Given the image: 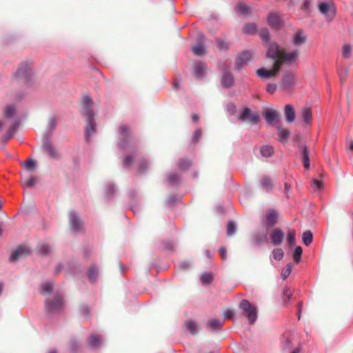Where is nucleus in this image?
Instances as JSON below:
<instances>
[{
	"label": "nucleus",
	"mask_w": 353,
	"mask_h": 353,
	"mask_svg": "<svg viewBox=\"0 0 353 353\" xmlns=\"http://www.w3.org/2000/svg\"><path fill=\"white\" fill-rule=\"evenodd\" d=\"M284 239V232L279 228L272 230L270 234V241L274 245L281 244Z\"/></svg>",
	"instance_id": "16"
},
{
	"label": "nucleus",
	"mask_w": 353,
	"mask_h": 353,
	"mask_svg": "<svg viewBox=\"0 0 353 353\" xmlns=\"http://www.w3.org/2000/svg\"><path fill=\"white\" fill-rule=\"evenodd\" d=\"M266 221L267 225L270 227L274 226L276 222L278 219V213L274 210H270L266 214Z\"/></svg>",
	"instance_id": "24"
},
{
	"label": "nucleus",
	"mask_w": 353,
	"mask_h": 353,
	"mask_svg": "<svg viewBox=\"0 0 353 353\" xmlns=\"http://www.w3.org/2000/svg\"><path fill=\"white\" fill-rule=\"evenodd\" d=\"M54 284L51 281L43 283L41 285V292L44 294H50L53 290Z\"/></svg>",
	"instance_id": "35"
},
{
	"label": "nucleus",
	"mask_w": 353,
	"mask_h": 353,
	"mask_svg": "<svg viewBox=\"0 0 353 353\" xmlns=\"http://www.w3.org/2000/svg\"><path fill=\"white\" fill-rule=\"evenodd\" d=\"M63 304V296L59 294H57L52 299L46 300V312L50 314L58 313L62 310Z\"/></svg>",
	"instance_id": "3"
},
{
	"label": "nucleus",
	"mask_w": 353,
	"mask_h": 353,
	"mask_svg": "<svg viewBox=\"0 0 353 353\" xmlns=\"http://www.w3.org/2000/svg\"><path fill=\"white\" fill-rule=\"evenodd\" d=\"M319 11L324 15L332 18L335 14L334 5L332 3L321 2L319 6Z\"/></svg>",
	"instance_id": "15"
},
{
	"label": "nucleus",
	"mask_w": 353,
	"mask_h": 353,
	"mask_svg": "<svg viewBox=\"0 0 353 353\" xmlns=\"http://www.w3.org/2000/svg\"><path fill=\"white\" fill-rule=\"evenodd\" d=\"M285 117L288 123H292L296 118L295 110L292 105L288 104L284 108Z\"/></svg>",
	"instance_id": "23"
},
{
	"label": "nucleus",
	"mask_w": 353,
	"mask_h": 353,
	"mask_svg": "<svg viewBox=\"0 0 353 353\" xmlns=\"http://www.w3.org/2000/svg\"><path fill=\"white\" fill-rule=\"evenodd\" d=\"M88 279L91 283H94L98 276V270L94 265H91L87 272Z\"/></svg>",
	"instance_id": "31"
},
{
	"label": "nucleus",
	"mask_w": 353,
	"mask_h": 353,
	"mask_svg": "<svg viewBox=\"0 0 353 353\" xmlns=\"http://www.w3.org/2000/svg\"><path fill=\"white\" fill-rule=\"evenodd\" d=\"M311 186L314 191L321 190L323 188V183L318 179H313Z\"/></svg>",
	"instance_id": "53"
},
{
	"label": "nucleus",
	"mask_w": 353,
	"mask_h": 353,
	"mask_svg": "<svg viewBox=\"0 0 353 353\" xmlns=\"http://www.w3.org/2000/svg\"><path fill=\"white\" fill-rule=\"evenodd\" d=\"M236 10L241 14H248L250 10V7L244 3L239 2L236 6Z\"/></svg>",
	"instance_id": "37"
},
{
	"label": "nucleus",
	"mask_w": 353,
	"mask_h": 353,
	"mask_svg": "<svg viewBox=\"0 0 353 353\" xmlns=\"http://www.w3.org/2000/svg\"><path fill=\"white\" fill-rule=\"evenodd\" d=\"M69 221L70 227L74 232H77L81 230L82 222L75 212L70 213Z\"/></svg>",
	"instance_id": "14"
},
{
	"label": "nucleus",
	"mask_w": 353,
	"mask_h": 353,
	"mask_svg": "<svg viewBox=\"0 0 353 353\" xmlns=\"http://www.w3.org/2000/svg\"><path fill=\"white\" fill-rule=\"evenodd\" d=\"M120 133L121 134V137L120 138V141L118 143V146L120 149L124 150L126 148L127 145L130 143V139L131 138V134L129 130L128 125H121L119 128Z\"/></svg>",
	"instance_id": "9"
},
{
	"label": "nucleus",
	"mask_w": 353,
	"mask_h": 353,
	"mask_svg": "<svg viewBox=\"0 0 353 353\" xmlns=\"http://www.w3.org/2000/svg\"><path fill=\"white\" fill-rule=\"evenodd\" d=\"M259 185L263 190L270 192L273 188L272 180L268 176H263L259 180Z\"/></svg>",
	"instance_id": "20"
},
{
	"label": "nucleus",
	"mask_w": 353,
	"mask_h": 353,
	"mask_svg": "<svg viewBox=\"0 0 353 353\" xmlns=\"http://www.w3.org/2000/svg\"><path fill=\"white\" fill-rule=\"evenodd\" d=\"M294 85V75L292 72H285L281 79V88L285 91L291 90Z\"/></svg>",
	"instance_id": "10"
},
{
	"label": "nucleus",
	"mask_w": 353,
	"mask_h": 353,
	"mask_svg": "<svg viewBox=\"0 0 353 353\" xmlns=\"http://www.w3.org/2000/svg\"><path fill=\"white\" fill-rule=\"evenodd\" d=\"M307 37L304 32L301 30H298L292 37V43L295 47H300L307 41Z\"/></svg>",
	"instance_id": "12"
},
{
	"label": "nucleus",
	"mask_w": 353,
	"mask_h": 353,
	"mask_svg": "<svg viewBox=\"0 0 353 353\" xmlns=\"http://www.w3.org/2000/svg\"><path fill=\"white\" fill-rule=\"evenodd\" d=\"M253 238L256 245H260L262 243L267 241V236L265 234H255Z\"/></svg>",
	"instance_id": "41"
},
{
	"label": "nucleus",
	"mask_w": 353,
	"mask_h": 353,
	"mask_svg": "<svg viewBox=\"0 0 353 353\" xmlns=\"http://www.w3.org/2000/svg\"><path fill=\"white\" fill-rule=\"evenodd\" d=\"M252 113H250V108H248V107H245L242 113L240 114L239 116V119L245 121H248Z\"/></svg>",
	"instance_id": "51"
},
{
	"label": "nucleus",
	"mask_w": 353,
	"mask_h": 353,
	"mask_svg": "<svg viewBox=\"0 0 353 353\" xmlns=\"http://www.w3.org/2000/svg\"><path fill=\"white\" fill-rule=\"evenodd\" d=\"M252 58V54L250 51L245 50L239 53L235 60V70H241Z\"/></svg>",
	"instance_id": "8"
},
{
	"label": "nucleus",
	"mask_w": 353,
	"mask_h": 353,
	"mask_svg": "<svg viewBox=\"0 0 353 353\" xmlns=\"http://www.w3.org/2000/svg\"><path fill=\"white\" fill-rule=\"evenodd\" d=\"M134 157H135L134 155L131 154L126 156L123 159V166L124 168H128L130 166V165L133 163L134 160Z\"/></svg>",
	"instance_id": "54"
},
{
	"label": "nucleus",
	"mask_w": 353,
	"mask_h": 353,
	"mask_svg": "<svg viewBox=\"0 0 353 353\" xmlns=\"http://www.w3.org/2000/svg\"><path fill=\"white\" fill-rule=\"evenodd\" d=\"M272 256L275 260L281 261L284 255L283 251L281 248H276L272 252Z\"/></svg>",
	"instance_id": "49"
},
{
	"label": "nucleus",
	"mask_w": 353,
	"mask_h": 353,
	"mask_svg": "<svg viewBox=\"0 0 353 353\" xmlns=\"http://www.w3.org/2000/svg\"><path fill=\"white\" fill-rule=\"evenodd\" d=\"M163 249L166 250H172L174 248V243L171 241H165L163 243Z\"/></svg>",
	"instance_id": "62"
},
{
	"label": "nucleus",
	"mask_w": 353,
	"mask_h": 353,
	"mask_svg": "<svg viewBox=\"0 0 353 353\" xmlns=\"http://www.w3.org/2000/svg\"><path fill=\"white\" fill-rule=\"evenodd\" d=\"M259 35L264 41H268L270 40V33L268 29L263 28L259 30Z\"/></svg>",
	"instance_id": "55"
},
{
	"label": "nucleus",
	"mask_w": 353,
	"mask_h": 353,
	"mask_svg": "<svg viewBox=\"0 0 353 353\" xmlns=\"http://www.w3.org/2000/svg\"><path fill=\"white\" fill-rule=\"evenodd\" d=\"M150 163L148 161H147L145 159H141L139 161V173H144L146 172L148 167L149 166Z\"/></svg>",
	"instance_id": "39"
},
{
	"label": "nucleus",
	"mask_w": 353,
	"mask_h": 353,
	"mask_svg": "<svg viewBox=\"0 0 353 353\" xmlns=\"http://www.w3.org/2000/svg\"><path fill=\"white\" fill-rule=\"evenodd\" d=\"M266 122L269 124L276 123L277 125H281L279 120V113L274 110H268L264 114Z\"/></svg>",
	"instance_id": "13"
},
{
	"label": "nucleus",
	"mask_w": 353,
	"mask_h": 353,
	"mask_svg": "<svg viewBox=\"0 0 353 353\" xmlns=\"http://www.w3.org/2000/svg\"><path fill=\"white\" fill-rule=\"evenodd\" d=\"M25 163V168L28 170H32L35 168V162L32 159H29Z\"/></svg>",
	"instance_id": "64"
},
{
	"label": "nucleus",
	"mask_w": 353,
	"mask_h": 353,
	"mask_svg": "<svg viewBox=\"0 0 353 353\" xmlns=\"http://www.w3.org/2000/svg\"><path fill=\"white\" fill-rule=\"evenodd\" d=\"M239 307L243 314L247 317L250 325H253L258 316V310L256 305H252L249 301L243 299L239 303Z\"/></svg>",
	"instance_id": "2"
},
{
	"label": "nucleus",
	"mask_w": 353,
	"mask_h": 353,
	"mask_svg": "<svg viewBox=\"0 0 353 353\" xmlns=\"http://www.w3.org/2000/svg\"><path fill=\"white\" fill-rule=\"evenodd\" d=\"M292 263H288L286 265L285 268L283 269L281 272V276L283 280L286 279L288 276L292 272Z\"/></svg>",
	"instance_id": "50"
},
{
	"label": "nucleus",
	"mask_w": 353,
	"mask_h": 353,
	"mask_svg": "<svg viewBox=\"0 0 353 353\" xmlns=\"http://www.w3.org/2000/svg\"><path fill=\"white\" fill-rule=\"evenodd\" d=\"M260 152L263 157H270L274 153V148L272 145H264L261 146Z\"/></svg>",
	"instance_id": "33"
},
{
	"label": "nucleus",
	"mask_w": 353,
	"mask_h": 353,
	"mask_svg": "<svg viewBox=\"0 0 353 353\" xmlns=\"http://www.w3.org/2000/svg\"><path fill=\"white\" fill-rule=\"evenodd\" d=\"M274 61V63L273 65V70H272V73H274V77L280 71L281 65L283 63L281 61H279L278 59H276Z\"/></svg>",
	"instance_id": "57"
},
{
	"label": "nucleus",
	"mask_w": 353,
	"mask_h": 353,
	"mask_svg": "<svg viewBox=\"0 0 353 353\" xmlns=\"http://www.w3.org/2000/svg\"><path fill=\"white\" fill-rule=\"evenodd\" d=\"M15 109L13 105H7L5 108V116L11 118L14 115Z\"/></svg>",
	"instance_id": "52"
},
{
	"label": "nucleus",
	"mask_w": 353,
	"mask_h": 353,
	"mask_svg": "<svg viewBox=\"0 0 353 353\" xmlns=\"http://www.w3.org/2000/svg\"><path fill=\"white\" fill-rule=\"evenodd\" d=\"M301 155L303 159V167L308 169L310 166V157H309V149L306 145H299Z\"/></svg>",
	"instance_id": "21"
},
{
	"label": "nucleus",
	"mask_w": 353,
	"mask_h": 353,
	"mask_svg": "<svg viewBox=\"0 0 353 353\" xmlns=\"http://www.w3.org/2000/svg\"><path fill=\"white\" fill-rule=\"evenodd\" d=\"M216 45L220 50H226L228 48V43L221 39H216Z\"/></svg>",
	"instance_id": "56"
},
{
	"label": "nucleus",
	"mask_w": 353,
	"mask_h": 353,
	"mask_svg": "<svg viewBox=\"0 0 353 353\" xmlns=\"http://www.w3.org/2000/svg\"><path fill=\"white\" fill-rule=\"evenodd\" d=\"M43 142L41 146L42 152L46 153L51 159H59L60 158V154L50 141V134H44Z\"/></svg>",
	"instance_id": "4"
},
{
	"label": "nucleus",
	"mask_w": 353,
	"mask_h": 353,
	"mask_svg": "<svg viewBox=\"0 0 353 353\" xmlns=\"http://www.w3.org/2000/svg\"><path fill=\"white\" fill-rule=\"evenodd\" d=\"M212 274L210 272H205L201 276V281L203 285H208L212 281Z\"/></svg>",
	"instance_id": "45"
},
{
	"label": "nucleus",
	"mask_w": 353,
	"mask_h": 353,
	"mask_svg": "<svg viewBox=\"0 0 353 353\" xmlns=\"http://www.w3.org/2000/svg\"><path fill=\"white\" fill-rule=\"evenodd\" d=\"M207 65L202 61H196L194 63L192 72L197 79H203L205 76Z\"/></svg>",
	"instance_id": "11"
},
{
	"label": "nucleus",
	"mask_w": 353,
	"mask_h": 353,
	"mask_svg": "<svg viewBox=\"0 0 353 353\" xmlns=\"http://www.w3.org/2000/svg\"><path fill=\"white\" fill-rule=\"evenodd\" d=\"M19 123L18 121H14L11 125V126L10 127V128L8 129V130L7 131V132L4 134V136L3 137V140L4 142L8 141L9 139H10L11 138L13 137L14 133L16 132V131L17 130V129L19 128Z\"/></svg>",
	"instance_id": "27"
},
{
	"label": "nucleus",
	"mask_w": 353,
	"mask_h": 353,
	"mask_svg": "<svg viewBox=\"0 0 353 353\" xmlns=\"http://www.w3.org/2000/svg\"><path fill=\"white\" fill-rule=\"evenodd\" d=\"M56 125H57V119H56V117H51L49 119V121H48V126H47V130H48V132L46 134H50V135H51L52 131L54 130V129L56 127Z\"/></svg>",
	"instance_id": "40"
},
{
	"label": "nucleus",
	"mask_w": 353,
	"mask_h": 353,
	"mask_svg": "<svg viewBox=\"0 0 353 353\" xmlns=\"http://www.w3.org/2000/svg\"><path fill=\"white\" fill-rule=\"evenodd\" d=\"M35 179L33 176L30 177L26 181L23 183V186L26 188H32L35 184Z\"/></svg>",
	"instance_id": "60"
},
{
	"label": "nucleus",
	"mask_w": 353,
	"mask_h": 353,
	"mask_svg": "<svg viewBox=\"0 0 353 353\" xmlns=\"http://www.w3.org/2000/svg\"><path fill=\"white\" fill-rule=\"evenodd\" d=\"M301 117L305 123H310L312 119L311 108L309 107L303 108L301 110Z\"/></svg>",
	"instance_id": "28"
},
{
	"label": "nucleus",
	"mask_w": 353,
	"mask_h": 353,
	"mask_svg": "<svg viewBox=\"0 0 353 353\" xmlns=\"http://www.w3.org/2000/svg\"><path fill=\"white\" fill-rule=\"evenodd\" d=\"M277 88V85L275 83H268L266 86V91L269 94H273Z\"/></svg>",
	"instance_id": "61"
},
{
	"label": "nucleus",
	"mask_w": 353,
	"mask_h": 353,
	"mask_svg": "<svg viewBox=\"0 0 353 353\" xmlns=\"http://www.w3.org/2000/svg\"><path fill=\"white\" fill-rule=\"evenodd\" d=\"M224 323V320L212 319L207 321L206 327L211 332L221 330Z\"/></svg>",
	"instance_id": "19"
},
{
	"label": "nucleus",
	"mask_w": 353,
	"mask_h": 353,
	"mask_svg": "<svg viewBox=\"0 0 353 353\" xmlns=\"http://www.w3.org/2000/svg\"><path fill=\"white\" fill-rule=\"evenodd\" d=\"M184 325L192 335L196 334L199 331V327L196 321L189 319L184 323Z\"/></svg>",
	"instance_id": "25"
},
{
	"label": "nucleus",
	"mask_w": 353,
	"mask_h": 353,
	"mask_svg": "<svg viewBox=\"0 0 353 353\" xmlns=\"http://www.w3.org/2000/svg\"><path fill=\"white\" fill-rule=\"evenodd\" d=\"M256 74L261 79H269L274 77V73H272V70H268L264 68L257 70Z\"/></svg>",
	"instance_id": "34"
},
{
	"label": "nucleus",
	"mask_w": 353,
	"mask_h": 353,
	"mask_svg": "<svg viewBox=\"0 0 353 353\" xmlns=\"http://www.w3.org/2000/svg\"><path fill=\"white\" fill-rule=\"evenodd\" d=\"M219 68L223 71L221 79V83L223 88H230L234 85V78L232 74L229 71V67L223 65H219Z\"/></svg>",
	"instance_id": "6"
},
{
	"label": "nucleus",
	"mask_w": 353,
	"mask_h": 353,
	"mask_svg": "<svg viewBox=\"0 0 353 353\" xmlns=\"http://www.w3.org/2000/svg\"><path fill=\"white\" fill-rule=\"evenodd\" d=\"M192 52L196 56H203L205 54V47L201 42H198L196 45L192 48Z\"/></svg>",
	"instance_id": "30"
},
{
	"label": "nucleus",
	"mask_w": 353,
	"mask_h": 353,
	"mask_svg": "<svg viewBox=\"0 0 353 353\" xmlns=\"http://www.w3.org/2000/svg\"><path fill=\"white\" fill-rule=\"evenodd\" d=\"M282 52H283L280 51L279 46L277 43H272L269 45L267 56L273 60L280 59Z\"/></svg>",
	"instance_id": "18"
},
{
	"label": "nucleus",
	"mask_w": 353,
	"mask_h": 353,
	"mask_svg": "<svg viewBox=\"0 0 353 353\" xmlns=\"http://www.w3.org/2000/svg\"><path fill=\"white\" fill-rule=\"evenodd\" d=\"M116 188L114 184L109 183L105 187V194L107 199H110L115 193Z\"/></svg>",
	"instance_id": "38"
},
{
	"label": "nucleus",
	"mask_w": 353,
	"mask_h": 353,
	"mask_svg": "<svg viewBox=\"0 0 353 353\" xmlns=\"http://www.w3.org/2000/svg\"><path fill=\"white\" fill-rule=\"evenodd\" d=\"M94 102L89 96H84L81 99V114L86 119L85 138L89 141L90 137L95 132L96 123L94 119L95 115L93 110Z\"/></svg>",
	"instance_id": "1"
},
{
	"label": "nucleus",
	"mask_w": 353,
	"mask_h": 353,
	"mask_svg": "<svg viewBox=\"0 0 353 353\" xmlns=\"http://www.w3.org/2000/svg\"><path fill=\"white\" fill-rule=\"evenodd\" d=\"M295 236L296 231L294 230H290L288 231L287 234V241L289 245H293L295 244Z\"/></svg>",
	"instance_id": "44"
},
{
	"label": "nucleus",
	"mask_w": 353,
	"mask_h": 353,
	"mask_svg": "<svg viewBox=\"0 0 353 353\" xmlns=\"http://www.w3.org/2000/svg\"><path fill=\"white\" fill-rule=\"evenodd\" d=\"M352 47L350 44H345L343 46V57L348 58L350 55Z\"/></svg>",
	"instance_id": "59"
},
{
	"label": "nucleus",
	"mask_w": 353,
	"mask_h": 353,
	"mask_svg": "<svg viewBox=\"0 0 353 353\" xmlns=\"http://www.w3.org/2000/svg\"><path fill=\"white\" fill-rule=\"evenodd\" d=\"M283 296L285 298V303L290 301L291 296L292 295V290L290 288L286 287L283 289Z\"/></svg>",
	"instance_id": "58"
},
{
	"label": "nucleus",
	"mask_w": 353,
	"mask_h": 353,
	"mask_svg": "<svg viewBox=\"0 0 353 353\" xmlns=\"http://www.w3.org/2000/svg\"><path fill=\"white\" fill-rule=\"evenodd\" d=\"M256 25L252 23H246L243 28V31L245 34H252L256 32Z\"/></svg>",
	"instance_id": "42"
},
{
	"label": "nucleus",
	"mask_w": 353,
	"mask_h": 353,
	"mask_svg": "<svg viewBox=\"0 0 353 353\" xmlns=\"http://www.w3.org/2000/svg\"><path fill=\"white\" fill-rule=\"evenodd\" d=\"M300 55V50L297 48L289 52H283L281 54L282 63L291 65L297 61Z\"/></svg>",
	"instance_id": "7"
},
{
	"label": "nucleus",
	"mask_w": 353,
	"mask_h": 353,
	"mask_svg": "<svg viewBox=\"0 0 353 353\" xmlns=\"http://www.w3.org/2000/svg\"><path fill=\"white\" fill-rule=\"evenodd\" d=\"M313 240V234L310 230L305 231L302 235V241L305 245L311 244Z\"/></svg>",
	"instance_id": "36"
},
{
	"label": "nucleus",
	"mask_w": 353,
	"mask_h": 353,
	"mask_svg": "<svg viewBox=\"0 0 353 353\" xmlns=\"http://www.w3.org/2000/svg\"><path fill=\"white\" fill-rule=\"evenodd\" d=\"M167 180L170 185H177L179 182V176L176 173H172L168 176Z\"/></svg>",
	"instance_id": "47"
},
{
	"label": "nucleus",
	"mask_w": 353,
	"mask_h": 353,
	"mask_svg": "<svg viewBox=\"0 0 353 353\" xmlns=\"http://www.w3.org/2000/svg\"><path fill=\"white\" fill-rule=\"evenodd\" d=\"M50 249V246L46 243H42L38 246V252L42 255H47L49 254Z\"/></svg>",
	"instance_id": "43"
},
{
	"label": "nucleus",
	"mask_w": 353,
	"mask_h": 353,
	"mask_svg": "<svg viewBox=\"0 0 353 353\" xmlns=\"http://www.w3.org/2000/svg\"><path fill=\"white\" fill-rule=\"evenodd\" d=\"M303 250L301 246H296L293 253V259L296 263H299L301 259Z\"/></svg>",
	"instance_id": "48"
},
{
	"label": "nucleus",
	"mask_w": 353,
	"mask_h": 353,
	"mask_svg": "<svg viewBox=\"0 0 353 353\" xmlns=\"http://www.w3.org/2000/svg\"><path fill=\"white\" fill-rule=\"evenodd\" d=\"M279 132V138L282 143L288 141L290 136V131L288 129L282 128L281 125H276Z\"/></svg>",
	"instance_id": "29"
},
{
	"label": "nucleus",
	"mask_w": 353,
	"mask_h": 353,
	"mask_svg": "<svg viewBox=\"0 0 353 353\" xmlns=\"http://www.w3.org/2000/svg\"><path fill=\"white\" fill-rule=\"evenodd\" d=\"M236 224L234 221H230L227 225V234L228 236H232L236 232Z\"/></svg>",
	"instance_id": "46"
},
{
	"label": "nucleus",
	"mask_w": 353,
	"mask_h": 353,
	"mask_svg": "<svg viewBox=\"0 0 353 353\" xmlns=\"http://www.w3.org/2000/svg\"><path fill=\"white\" fill-rule=\"evenodd\" d=\"M268 24L273 28L278 29L281 26L282 20L276 14H270L268 18Z\"/></svg>",
	"instance_id": "22"
},
{
	"label": "nucleus",
	"mask_w": 353,
	"mask_h": 353,
	"mask_svg": "<svg viewBox=\"0 0 353 353\" xmlns=\"http://www.w3.org/2000/svg\"><path fill=\"white\" fill-rule=\"evenodd\" d=\"M14 79L21 81L23 83H28L31 79V64L22 63L14 74Z\"/></svg>",
	"instance_id": "5"
},
{
	"label": "nucleus",
	"mask_w": 353,
	"mask_h": 353,
	"mask_svg": "<svg viewBox=\"0 0 353 353\" xmlns=\"http://www.w3.org/2000/svg\"><path fill=\"white\" fill-rule=\"evenodd\" d=\"M101 336L97 334H92L87 339L88 345L92 348H97L101 344Z\"/></svg>",
	"instance_id": "26"
},
{
	"label": "nucleus",
	"mask_w": 353,
	"mask_h": 353,
	"mask_svg": "<svg viewBox=\"0 0 353 353\" xmlns=\"http://www.w3.org/2000/svg\"><path fill=\"white\" fill-rule=\"evenodd\" d=\"M30 253V250L28 248L25 246H19L17 248H16L10 254V261H15L20 257H21L23 255L29 254Z\"/></svg>",
	"instance_id": "17"
},
{
	"label": "nucleus",
	"mask_w": 353,
	"mask_h": 353,
	"mask_svg": "<svg viewBox=\"0 0 353 353\" xmlns=\"http://www.w3.org/2000/svg\"><path fill=\"white\" fill-rule=\"evenodd\" d=\"M192 165V161L188 159H180L178 161L177 166L179 170L185 171Z\"/></svg>",
	"instance_id": "32"
},
{
	"label": "nucleus",
	"mask_w": 353,
	"mask_h": 353,
	"mask_svg": "<svg viewBox=\"0 0 353 353\" xmlns=\"http://www.w3.org/2000/svg\"><path fill=\"white\" fill-rule=\"evenodd\" d=\"M259 119H260V117H259V114H257V113H252V114H251V115H250V117L248 120H250L252 123L256 124V123H257L259 122Z\"/></svg>",
	"instance_id": "63"
}]
</instances>
